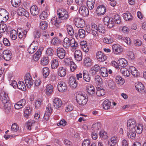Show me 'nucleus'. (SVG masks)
I'll return each mask as SVG.
<instances>
[{"instance_id": "nucleus-28", "label": "nucleus", "mask_w": 146, "mask_h": 146, "mask_svg": "<svg viewBox=\"0 0 146 146\" xmlns=\"http://www.w3.org/2000/svg\"><path fill=\"white\" fill-rule=\"evenodd\" d=\"M135 87L136 90L139 92L142 91L144 89V86L141 82H137L135 84Z\"/></svg>"}, {"instance_id": "nucleus-27", "label": "nucleus", "mask_w": 146, "mask_h": 146, "mask_svg": "<svg viewBox=\"0 0 146 146\" xmlns=\"http://www.w3.org/2000/svg\"><path fill=\"white\" fill-rule=\"evenodd\" d=\"M66 69L63 67H60L58 72V75L60 77H64L66 75Z\"/></svg>"}, {"instance_id": "nucleus-43", "label": "nucleus", "mask_w": 146, "mask_h": 146, "mask_svg": "<svg viewBox=\"0 0 146 146\" xmlns=\"http://www.w3.org/2000/svg\"><path fill=\"white\" fill-rule=\"evenodd\" d=\"M69 42H70V40L67 37L65 38L63 42V46L65 48H68L70 46Z\"/></svg>"}, {"instance_id": "nucleus-5", "label": "nucleus", "mask_w": 146, "mask_h": 146, "mask_svg": "<svg viewBox=\"0 0 146 146\" xmlns=\"http://www.w3.org/2000/svg\"><path fill=\"white\" fill-rule=\"evenodd\" d=\"M38 43L37 42H33L28 48V52L31 54L34 53L38 48Z\"/></svg>"}, {"instance_id": "nucleus-11", "label": "nucleus", "mask_w": 146, "mask_h": 146, "mask_svg": "<svg viewBox=\"0 0 146 146\" xmlns=\"http://www.w3.org/2000/svg\"><path fill=\"white\" fill-rule=\"evenodd\" d=\"M98 27L97 25L94 23H92L91 24V30L89 31V32L88 31V33H91L94 36H98Z\"/></svg>"}, {"instance_id": "nucleus-53", "label": "nucleus", "mask_w": 146, "mask_h": 146, "mask_svg": "<svg viewBox=\"0 0 146 146\" xmlns=\"http://www.w3.org/2000/svg\"><path fill=\"white\" fill-rule=\"evenodd\" d=\"M43 74L44 77L46 78L49 74V70L48 67L43 68Z\"/></svg>"}, {"instance_id": "nucleus-47", "label": "nucleus", "mask_w": 146, "mask_h": 146, "mask_svg": "<svg viewBox=\"0 0 146 146\" xmlns=\"http://www.w3.org/2000/svg\"><path fill=\"white\" fill-rule=\"evenodd\" d=\"M120 72L124 76L127 77L129 76V72L127 69L124 68H121L120 69Z\"/></svg>"}, {"instance_id": "nucleus-10", "label": "nucleus", "mask_w": 146, "mask_h": 146, "mask_svg": "<svg viewBox=\"0 0 146 146\" xmlns=\"http://www.w3.org/2000/svg\"><path fill=\"white\" fill-rule=\"evenodd\" d=\"M96 55L97 58L100 62H103L107 59L106 56L100 51L97 52Z\"/></svg>"}, {"instance_id": "nucleus-19", "label": "nucleus", "mask_w": 146, "mask_h": 146, "mask_svg": "<svg viewBox=\"0 0 146 146\" xmlns=\"http://www.w3.org/2000/svg\"><path fill=\"white\" fill-rule=\"evenodd\" d=\"M30 12L31 14L34 16L37 15L39 13L37 7L35 5L31 6L30 8Z\"/></svg>"}, {"instance_id": "nucleus-52", "label": "nucleus", "mask_w": 146, "mask_h": 146, "mask_svg": "<svg viewBox=\"0 0 146 146\" xmlns=\"http://www.w3.org/2000/svg\"><path fill=\"white\" fill-rule=\"evenodd\" d=\"M105 93V91L103 89L98 88L96 92V94L97 96H104Z\"/></svg>"}, {"instance_id": "nucleus-40", "label": "nucleus", "mask_w": 146, "mask_h": 146, "mask_svg": "<svg viewBox=\"0 0 146 146\" xmlns=\"http://www.w3.org/2000/svg\"><path fill=\"white\" fill-rule=\"evenodd\" d=\"M1 100L3 104L9 101V98L8 96V94H4L3 96H1Z\"/></svg>"}, {"instance_id": "nucleus-39", "label": "nucleus", "mask_w": 146, "mask_h": 146, "mask_svg": "<svg viewBox=\"0 0 146 146\" xmlns=\"http://www.w3.org/2000/svg\"><path fill=\"white\" fill-rule=\"evenodd\" d=\"M123 16L124 20L126 21H131L133 19L132 16L130 13H124Z\"/></svg>"}, {"instance_id": "nucleus-36", "label": "nucleus", "mask_w": 146, "mask_h": 146, "mask_svg": "<svg viewBox=\"0 0 146 146\" xmlns=\"http://www.w3.org/2000/svg\"><path fill=\"white\" fill-rule=\"evenodd\" d=\"M60 20L59 19L57 20L56 17L54 16L52 19L51 23L53 25H55L56 27H58L59 23L62 22L61 21H60Z\"/></svg>"}, {"instance_id": "nucleus-50", "label": "nucleus", "mask_w": 146, "mask_h": 146, "mask_svg": "<svg viewBox=\"0 0 146 146\" xmlns=\"http://www.w3.org/2000/svg\"><path fill=\"white\" fill-rule=\"evenodd\" d=\"M79 36L81 38H83L86 35V32L84 30L80 29L78 31Z\"/></svg>"}, {"instance_id": "nucleus-61", "label": "nucleus", "mask_w": 146, "mask_h": 146, "mask_svg": "<svg viewBox=\"0 0 146 146\" xmlns=\"http://www.w3.org/2000/svg\"><path fill=\"white\" fill-rule=\"evenodd\" d=\"M54 52V50L52 48L50 47L47 48L46 51V53L49 56H52Z\"/></svg>"}, {"instance_id": "nucleus-49", "label": "nucleus", "mask_w": 146, "mask_h": 146, "mask_svg": "<svg viewBox=\"0 0 146 146\" xmlns=\"http://www.w3.org/2000/svg\"><path fill=\"white\" fill-rule=\"evenodd\" d=\"M136 129L135 132L138 134H140L142 133L143 129V126L142 124H138L136 125Z\"/></svg>"}, {"instance_id": "nucleus-2", "label": "nucleus", "mask_w": 146, "mask_h": 146, "mask_svg": "<svg viewBox=\"0 0 146 146\" xmlns=\"http://www.w3.org/2000/svg\"><path fill=\"white\" fill-rule=\"evenodd\" d=\"M86 95L83 93L77 94L76 95L77 102L80 105H84L87 103V99L86 98Z\"/></svg>"}, {"instance_id": "nucleus-7", "label": "nucleus", "mask_w": 146, "mask_h": 146, "mask_svg": "<svg viewBox=\"0 0 146 146\" xmlns=\"http://www.w3.org/2000/svg\"><path fill=\"white\" fill-rule=\"evenodd\" d=\"M62 104L61 100L55 97L53 100V106L54 108L57 109L61 106Z\"/></svg>"}, {"instance_id": "nucleus-57", "label": "nucleus", "mask_w": 146, "mask_h": 146, "mask_svg": "<svg viewBox=\"0 0 146 146\" xmlns=\"http://www.w3.org/2000/svg\"><path fill=\"white\" fill-rule=\"evenodd\" d=\"M20 0H11V3L12 5L15 7H17L20 5Z\"/></svg>"}, {"instance_id": "nucleus-4", "label": "nucleus", "mask_w": 146, "mask_h": 146, "mask_svg": "<svg viewBox=\"0 0 146 146\" xmlns=\"http://www.w3.org/2000/svg\"><path fill=\"white\" fill-rule=\"evenodd\" d=\"M74 22L76 26L78 28H82L85 25L84 19L81 18H75L74 19Z\"/></svg>"}, {"instance_id": "nucleus-30", "label": "nucleus", "mask_w": 146, "mask_h": 146, "mask_svg": "<svg viewBox=\"0 0 146 146\" xmlns=\"http://www.w3.org/2000/svg\"><path fill=\"white\" fill-rule=\"evenodd\" d=\"M129 69L131 74L133 76L137 77L138 76L137 70L135 67L130 66L129 67Z\"/></svg>"}, {"instance_id": "nucleus-18", "label": "nucleus", "mask_w": 146, "mask_h": 146, "mask_svg": "<svg viewBox=\"0 0 146 146\" xmlns=\"http://www.w3.org/2000/svg\"><path fill=\"white\" fill-rule=\"evenodd\" d=\"M74 58L77 61H80L82 59V55L81 51L76 50L74 53Z\"/></svg>"}, {"instance_id": "nucleus-6", "label": "nucleus", "mask_w": 146, "mask_h": 146, "mask_svg": "<svg viewBox=\"0 0 146 146\" xmlns=\"http://www.w3.org/2000/svg\"><path fill=\"white\" fill-rule=\"evenodd\" d=\"M57 56L60 59L64 58L66 56V52L64 49L61 48H57L56 51Z\"/></svg>"}, {"instance_id": "nucleus-51", "label": "nucleus", "mask_w": 146, "mask_h": 146, "mask_svg": "<svg viewBox=\"0 0 146 146\" xmlns=\"http://www.w3.org/2000/svg\"><path fill=\"white\" fill-rule=\"evenodd\" d=\"M18 29L17 30V33L18 34V37L20 39L22 38L23 37H25L26 35L27 34V31L25 30L24 31H22L21 32H19L18 33Z\"/></svg>"}, {"instance_id": "nucleus-37", "label": "nucleus", "mask_w": 146, "mask_h": 146, "mask_svg": "<svg viewBox=\"0 0 146 146\" xmlns=\"http://www.w3.org/2000/svg\"><path fill=\"white\" fill-rule=\"evenodd\" d=\"M100 72L102 77H106L108 76V71L106 68H101Z\"/></svg>"}, {"instance_id": "nucleus-35", "label": "nucleus", "mask_w": 146, "mask_h": 146, "mask_svg": "<svg viewBox=\"0 0 146 146\" xmlns=\"http://www.w3.org/2000/svg\"><path fill=\"white\" fill-rule=\"evenodd\" d=\"M43 103V99L42 98H37L35 103V106L36 109L40 108Z\"/></svg>"}, {"instance_id": "nucleus-21", "label": "nucleus", "mask_w": 146, "mask_h": 146, "mask_svg": "<svg viewBox=\"0 0 146 146\" xmlns=\"http://www.w3.org/2000/svg\"><path fill=\"white\" fill-rule=\"evenodd\" d=\"M83 64L86 67L91 66L93 62L92 60L89 57H86L84 59Z\"/></svg>"}, {"instance_id": "nucleus-14", "label": "nucleus", "mask_w": 146, "mask_h": 146, "mask_svg": "<svg viewBox=\"0 0 146 146\" xmlns=\"http://www.w3.org/2000/svg\"><path fill=\"white\" fill-rule=\"evenodd\" d=\"M69 84L70 87L73 88H75L77 87V83L75 77L71 76L69 78Z\"/></svg>"}, {"instance_id": "nucleus-64", "label": "nucleus", "mask_w": 146, "mask_h": 146, "mask_svg": "<svg viewBox=\"0 0 146 146\" xmlns=\"http://www.w3.org/2000/svg\"><path fill=\"white\" fill-rule=\"evenodd\" d=\"M104 42L106 44H110L113 42V40L111 38L105 37L103 39Z\"/></svg>"}, {"instance_id": "nucleus-3", "label": "nucleus", "mask_w": 146, "mask_h": 146, "mask_svg": "<svg viewBox=\"0 0 146 146\" xmlns=\"http://www.w3.org/2000/svg\"><path fill=\"white\" fill-rule=\"evenodd\" d=\"M104 24L107 26V27L110 29L112 28L114 25L113 19L112 18L109 17H105L104 19Z\"/></svg>"}, {"instance_id": "nucleus-8", "label": "nucleus", "mask_w": 146, "mask_h": 146, "mask_svg": "<svg viewBox=\"0 0 146 146\" xmlns=\"http://www.w3.org/2000/svg\"><path fill=\"white\" fill-rule=\"evenodd\" d=\"M11 51L8 50H6L3 52L2 57L5 60L9 61L11 58Z\"/></svg>"}, {"instance_id": "nucleus-32", "label": "nucleus", "mask_w": 146, "mask_h": 146, "mask_svg": "<svg viewBox=\"0 0 146 146\" xmlns=\"http://www.w3.org/2000/svg\"><path fill=\"white\" fill-rule=\"evenodd\" d=\"M31 109L30 107L26 108L25 110L24 115L27 118H29V116L31 115Z\"/></svg>"}, {"instance_id": "nucleus-54", "label": "nucleus", "mask_w": 146, "mask_h": 146, "mask_svg": "<svg viewBox=\"0 0 146 146\" xmlns=\"http://www.w3.org/2000/svg\"><path fill=\"white\" fill-rule=\"evenodd\" d=\"M100 136L102 139H107L108 137L107 133L104 131H100Z\"/></svg>"}, {"instance_id": "nucleus-45", "label": "nucleus", "mask_w": 146, "mask_h": 146, "mask_svg": "<svg viewBox=\"0 0 146 146\" xmlns=\"http://www.w3.org/2000/svg\"><path fill=\"white\" fill-rule=\"evenodd\" d=\"M17 34L15 30H13L10 32V36L12 40H15L17 38Z\"/></svg>"}, {"instance_id": "nucleus-34", "label": "nucleus", "mask_w": 146, "mask_h": 146, "mask_svg": "<svg viewBox=\"0 0 146 146\" xmlns=\"http://www.w3.org/2000/svg\"><path fill=\"white\" fill-rule=\"evenodd\" d=\"M17 87L18 88L23 91H25L26 89V86L24 82L22 81L18 82Z\"/></svg>"}, {"instance_id": "nucleus-16", "label": "nucleus", "mask_w": 146, "mask_h": 146, "mask_svg": "<svg viewBox=\"0 0 146 146\" xmlns=\"http://www.w3.org/2000/svg\"><path fill=\"white\" fill-rule=\"evenodd\" d=\"M135 120L134 119H129L127 121V129H135L136 125Z\"/></svg>"}, {"instance_id": "nucleus-41", "label": "nucleus", "mask_w": 146, "mask_h": 146, "mask_svg": "<svg viewBox=\"0 0 146 146\" xmlns=\"http://www.w3.org/2000/svg\"><path fill=\"white\" fill-rule=\"evenodd\" d=\"M48 26V24L47 22L42 21L40 23V27L42 30L46 29Z\"/></svg>"}, {"instance_id": "nucleus-62", "label": "nucleus", "mask_w": 146, "mask_h": 146, "mask_svg": "<svg viewBox=\"0 0 146 146\" xmlns=\"http://www.w3.org/2000/svg\"><path fill=\"white\" fill-rule=\"evenodd\" d=\"M67 31L69 35L72 36H73L74 32L72 26H69L67 28Z\"/></svg>"}, {"instance_id": "nucleus-46", "label": "nucleus", "mask_w": 146, "mask_h": 146, "mask_svg": "<svg viewBox=\"0 0 146 146\" xmlns=\"http://www.w3.org/2000/svg\"><path fill=\"white\" fill-rule=\"evenodd\" d=\"M101 124L100 123H97L94 124L92 127V129L94 131H96L101 128Z\"/></svg>"}, {"instance_id": "nucleus-26", "label": "nucleus", "mask_w": 146, "mask_h": 146, "mask_svg": "<svg viewBox=\"0 0 146 146\" xmlns=\"http://www.w3.org/2000/svg\"><path fill=\"white\" fill-rule=\"evenodd\" d=\"M117 142V138L115 136L112 137L108 141V144L110 146H114Z\"/></svg>"}, {"instance_id": "nucleus-44", "label": "nucleus", "mask_w": 146, "mask_h": 146, "mask_svg": "<svg viewBox=\"0 0 146 146\" xmlns=\"http://www.w3.org/2000/svg\"><path fill=\"white\" fill-rule=\"evenodd\" d=\"M41 51L40 50H38L34 55L33 59L35 61H38L40 56Z\"/></svg>"}, {"instance_id": "nucleus-38", "label": "nucleus", "mask_w": 146, "mask_h": 146, "mask_svg": "<svg viewBox=\"0 0 146 146\" xmlns=\"http://www.w3.org/2000/svg\"><path fill=\"white\" fill-rule=\"evenodd\" d=\"M70 46L74 49H76L78 46V43L74 38H72L70 40L69 42Z\"/></svg>"}, {"instance_id": "nucleus-60", "label": "nucleus", "mask_w": 146, "mask_h": 146, "mask_svg": "<svg viewBox=\"0 0 146 146\" xmlns=\"http://www.w3.org/2000/svg\"><path fill=\"white\" fill-rule=\"evenodd\" d=\"M11 129L12 131L16 132L19 130V127L16 123H14L12 124Z\"/></svg>"}, {"instance_id": "nucleus-12", "label": "nucleus", "mask_w": 146, "mask_h": 146, "mask_svg": "<svg viewBox=\"0 0 146 146\" xmlns=\"http://www.w3.org/2000/svg\"><path fill=\"white\" fill-rule=\"evenodd\" d=\"M57 88L58 90L60 92H62L66 91L67 86L66 84L64 82H60L58 83Z\"/></svg>"}, {"instance_id": "nucleus-25", "label": "nucleus", "mask_w": 146, "mask_h": 146, "mask_svg": "<svg viewBox=\"0 0 146 146\" xmlns=\"http://www.w3.org/2000/svg\"><path fill=\"white\" fill-rule=\"evenodd\" d=\"M5 111L7 113H9L11 109V104L10 101L3 104Z\"/></svg>"}, {"instance_id": "nucleus-59", "label": "nucleus", "mask_w": 146, "mask_h": 146, "mask_svg": "<svg viewBox=\"0 0 146 146\" xmlns=\"http://www.w3.org/2000/svg\"><path fill=\"white\" fill-rule=\"evenodd\" d=\"M87 90L88 93L92 95L95 93L94 88L92 86H88Z\"/></svg>"}, {"instance_id": "nucleus-31", "label": "nucleus", "mask_w": 146, "mask_h": 146, "mask_svg": "<svg viewBox=\"0 0 146 146\" xmlns=\"http://www.w3.org/2000/svg\"><path fill=\"white\" fill-rule=\"evenodd\" d=\"M95 0H88L87 1V5L90 10H92L94 7Z\"/></svg>"}, {"instance_id": "nucleus-48", "label": "nucleus", "mask_w": 146, "mask_h": 146, "mask_svg": "<svg viewBox=\"0 0 146 146\" xmlns=\"http://www.w3.org/2000/svg\"><path fill=\"white\" fill-rule=\"evenodd\" d=\"M115 81L118 84L121 85L125 82V80L119 76H117L115 78Z\"/></svg>"}, {"instance_id": "nucleus-55", "label": "nucleus", "mask_w": 146, "mask_h": 146, "mask_svg": "<svg viewBox=\"0 0 146 146\" xmlns=\"http://www.w3.org/2000/svg\"><path fill=\"white\" fill-rule=\"evenodd\" d=\"M98 32L102 34H104L106 32V30L104 26L102 25H99L98 27Z\"/></svg>"}, {"instance_id": "nucleus-24", "label": "nucleus", "mask_w": 146, "mask_h": 146, "mask_svg": "<svg viewBox=\"0 0 146 146\" xmlns=\"http://www.w3.org/2000/svg\"><path fill=\"white\" fill-rule=\"evenodd\" d=\"M118 65L121 67L126 66L128 64L127 61L124 58H121L119 60L117 61Z\"/></svg>"}, {"instance_id": "nucleus-17", "label": "nucleus", "mask_w": 146, "mask_h": 146, "mask_svg": "<svg viewBox=\"0 0 146 146\" xmlns=\"http://www.w3.org/2000/svg\"><path fill=\"white\" fill-rule=\"evenodd\" d=\"M106 8L103 5H100L97 7L96 11L97 14L100 15H103L105 13Z\"/></svg>"}, {"instance_id": "nucleus-63", "label": "nucleus", "mask_w": 146, "mask_h": 146, "mask_svg": "<svg viewBox=\"0 0 146 146\" xmlns=\"http://www.w3.org/2000/svg\"><path fill=\"white\" fill-rule=\"evenodd\" d=\"M114 19L115 23L117 24H119L120 23L121 19L119 15H115L114 17Z\"/></svg>"}, {"instance_id": "nucleus-29", "label": "nucleus", "mask_w": 146, "mask_h": 146, "mask_svg": "<svg viewBox=\"0 0 146 146\" xmlns=\"http://www.w3.org/2000/svg\"><path fill=\"white\" fill-rule=\"evenodd\" d=\"M111 104V102L109 100L107 99L105 100L103 103L104 109L106 110H108L110 108Z\"/></svg>"}, {"instance_id": "nucleus-1", "label": "nucleus", "mask_w": 146, "mask_h": 146, "mask_svg": "<svg viewBox=\"0 0 146 146\" xmlns=\"http://www.w3.org/2000/svg\"><path fill=\"white\" fill-rule=\"evenodd\" d=\"M57 14L59 20L65 21L69 18V15L68 12L65 9H59L57 11Z\"/></svg>"}, {"instance_id": "nucleus-13", "label": "nucleus", "mask_w": 146, "mask_h": 146, "mask_svg": "<svg viewBox=\"0 0 146 146\" xmlns=\"http://www.w3.org/2000/svg\"><path fill=\"white\" fill-rule=\"evenodd\" d=\"M135 129H127V134L128 137L131 139H134L136 137Z\"/></svg>"}, {"instance_id": "nucleus-42", "label": "nucleus", "mask_w": 146, "mask_h": 146, "mask_svg": "<svg viewBox=\"0 0 146 146\" xmlns=\"http://www.w3.org/2000/svg\"><path fill=\"white\" fill-rule=\"evenodd\" d=\"M59 63L58 60L56 59H53L51 62V66L52 69L56 68L58 66Z\"/></svg>"}, {"instance_id": "nucleus-22", "label": "nucleus", "mask_w": 146, "mask_h": 146, "mask_svg": "<svg viewBox=\"0 0 146 146\" xmlns=\"http://www.w3.org/2000/svg\"><path fill=\"white\" fill-rule=\"evenodd\" d=\"M112 48L114 51L120 53L123 51L121 47L118 44H114L112 46Z\"/></svg>"}, {"instance_id": "nucleus-9", "label": "nucleus", "mask_w": 146, "mask_h": 146, "mask_svg": "<svg viewBox=\"0 0 146 146\" xmlns=\"http://www.w3.org/2000/svg\"><path fill=\"white\" fill-rule=\"evenodd\" d=\"M25 81L28 88L30 87L33 84V80L30 74L28 73L26 74L25 77Z\"/></svg>"}, {"instance_id": "nucleus-15", "label": "nucleus", "mask_w": 146, "mask_h": 146, "mask_svg": "<svg viewBox=\"0 0 146 146\" xmlns=\"http://www.w3.org/2000/svg\"><path fill=\"white\" fill-rule=\"evenodd\" d=\"M79 12L81 15L84 17L87 16L89 15L88 9L85 7H80Z\"/></svg>"}, {"instance_id": "nucleus-58", "label": "nucleus", "mask_w": 146, "mask_h": 146, "mask_svg": "<svg viewBox=\"0 0 146 146\" xmlns=\"http://www.w3.org/2000/svg\"><path fill=\"white\" fill-rule=\"evenodd\" d=\"M7 29V25L5 23L0 24V32L4 33Z\"/></svg>"}, {"instance_id": "nucleus-20", "label": "nucleus", "mask_w": 146, "mask_h": 146, "mask_svg": "<svg viewBox=\"0 0 146 146\" xmlns=\"http://www.w3.org/2000/svg\"><path fill=\"white\" fill-rule=\"evenodd\" d=\"M53 88L54 87L52 85L50 84L47 85L45 90V92L46 94L49 95L52 92Z\"/></svg>"}, {"instance_id": "nucleus-33", "label": "nucleus", "mask_w": 146, "mask_h": 146, "mask_svg": "<svg viewBox=\"0 0 146 146\" xmlns=\"http://www.w3.org/2000/svg\"><path fill=\"white\" fill-rule=\"evenodd\" d=\"M35 122L34 121L30 120L28 121L27 123V129L30 130L31 128H34V125L35 124Z\"/></svg>"}, {"instance_id": "nucleus-56", "label": "nucleus", "mask_w": 146, "mask_h": 146, "mask_svg": "<svg viewBox=\"0 0 146 146\" xmlns=\"http://www.w3.org/2000/svg\"><path fill=\"white\" fill-rule=\"evenodd\" d=\"M49 60L48 57H44L42 58L41 60V65L43 66H46L48 64L49 62Z\"/></svg>"}, {"instance_id": "nucleus-23", "label": "nucleus", "mask_w": 146, "mask_h": 146, "mask_svg": "<svg viewBox=\"0 0 146 146\" xmlns=\"http://www.w3.org/2000/svg\"><path fill=\"white\" fill-rule=\"evenodd\" d=\"M83 74L84 80L87 82H89L90 80V76L88 72L86 70H84Z\"/></svg>"}]
</instances>
